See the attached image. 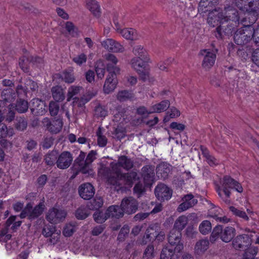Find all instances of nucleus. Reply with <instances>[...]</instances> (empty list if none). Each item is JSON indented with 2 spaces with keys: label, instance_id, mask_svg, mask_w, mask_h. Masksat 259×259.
Listing matches in <instances>:
<instances>
[{
  "label": "nucleus",
  "instance_id": "1",
  "mask_svg": "<svg viewBox=\"0 0 259 259\" xmlns=\"http://www.w3.org/2000/svg\"><path fill=\"white\" fill-rule=\"evenodd\" d=\"M225 13H220L216 9L209 12L207 18L208 23L212 27H214L218 25V22L222 24L218 26L216 30L217 34H215L217 37L221 38L222 32L225 34L229 35L231 34L233 31V27L231 25H227V28H225V26L223 25L224 21H228L229 20L235 22H239V17L238 16V12L232 8L228 7L225 9Z\"/></svg>",
  "mask_w": 259,
  "mask_h": 259
},
{
  "label": "nucleus",
  "instance_id": "2",
  "mask_svg": "<svg viewBox=\"0 0 259 259\" xmlns=\"http://www.w3.org/2000/svg\"><path fill=\"white\" fill-rule=\"evenodd\" d=\"M230 189H234L239 193H242L243 191L241 184L228 175L224 176L220 180V184H215V190L219 197L227 204L231 202L230 196L231 192Z\"/></svg>",
  "mask_w": 259,
  "mask_h": 259
},
{
  "label": "nucleus",
  "instance_id": "3",
  "mask_svg": "<svg viewBox=\"0 0 259 259\" xmlns=\"http://www.w3.org/2000/svg\"><path fill=\"white\" fill-rule=\"evenodd\" d=\"M99 172L107 178L110 184L115 186H120V181L122 180L125 185L132 187L134 183L139 179L137 173L133 171L112 176L110 168L104 166L100 168Z\"/></svg>",
  "mask_w": 259,
  "mask_h": 259
},
{
  "label": "nucleus",
  "instance_id": "4",
  "mask_svg": "<svg viewBox=\"0 0 259 259\" xmlns=\"http://www.w3.org/2000/svg\"><path fill=\"white\" fill-rule=\"evenodd\" d=\"M252 22L247 23V18H243L240 20L238 23H240L244 26L243 27L238 29L235 33L234 40L235 42L238 45H243L247 44L251 38L253 39V27L251 23Z\"/></svg>",
  "mask_w": 259,
  "mask_h": 259
},
{
  "label": "nucleus",
  "instance_id": "5",
  "mask_svg": "<svg viewBox=\"0 0 259 259\" xmlns=\"http://www.w3.org/2000/svg\"><path fill=\"white\" fill-rule=\"evenodd\" d=\"M235 228L227 226L223 228L221 225L216 226L213 229L209 239L211 243H214L219 238L222 241L228 243L230 242L235 236L236 232Z\"/></svg>",
  "mask_w": 259,
  "mask_h": 259
},
{
  "label": "nucleus",
  "instance_id": "6",
  "mask_svg": "<svg viewBox=\"0 0 259 259\" xmlns=\"http://www.w3.org/2000/svg\"><path fill=\"white\" fill-rule=\"evenodd\" d=\"M134 161L128 157L122 155L118 157L117 163H111V172L112 176L122 173L120 167L128 170L134 166Z\"/></svg>",
  "mask_w": 259,
  "mask_h": 259
},
{
  "label": "nucleus",
  "instance_id": "7",
  "mask_svg": "<svg viewBox=\"0 0 259 259\" xmlns=\"http://www.w3.org/2000/svg\"><path fill=\"white\" fill-rule=\"evenodd\" d=\"M119 68L108 67L109 74L104 85V91L106 94L113 92L116 87L117 80L116 75L119 72Z\"/></svg>",
  "mask_w": 259,
  "mask_h": 259
},
{
  "label": "nucleus",
  "instance_id": "8",
  "mask_svg": "<svg viewBox=\"0 0 259 259\" xmlns=\"http://www.w3.org/2000/svg\"><path fill=\"white\" fill-rule=\"evenodd\" d=\"M235 4L242 11L248 14H252L253 16L256 14V11L259 9V0H254L247 3L245 0H235Z\"/></svg>",
  "mask_w": 259,
  "mask_h": 259
},
{
  "label": "nucleus",
  "instance_id": "9",
  "mask_svg": "<svg viewBox=\"0 0 259 259\" xmlns=\"http://www.w3.org/2000/svg\"><path fill=\"white\" fill-rule=\"evenodd\" d=\"M182 234L179 230L172 229L168 236V241L171 246L176 245L175 251L180 252L184 248L183 244L181 242Z\"/></svg>",
  "mask_w": 259,
  "mask_h": 259
},
{
  "label": "nucleus",
  "instance_id": "10",
  "mask_svg": "<svg viewBox=\"0 0 259 259\" xmlns=\"http://www.w3.org/2000/svg\"><path fill=\"white\" fill-rule=\"evenodd\" d=\"M120 206L123 213L130 214L136 212L138 208V203L136 199L128 197L122 199Z\"/></svg>",
  "mask_w": 259,
  "mask_h": 259
},
{
  "label": "nucleus",
  "instance_id": "11",
  "mask_svg": "<svg viewBox=\"0 0 259 259\" xmlns=\"http://www.w3.org/2000/svg\"><path fill=\"white\" fill-rule=\"evenodd\" d=\"M154 191L157 198L161 201L169 199L172 195V190L162 183L158 184Z\"/></svg>",
  "mask_w": 259,
  "mask_h": 259
},
{
  "label": "nucleus",
  "instance_id": "12",
  "mask_svg": "<svg viewBox=\"0 0 259 259\" xmlns=\"http://www.w3.org/2000/svg\"><path fill=\"white\" fill-rule=\"evenodd\" d=\"M251 244V238L247 234H242L237 236L232 240V245L236 250L244 249Z\"/></svg>",
  "mask_w": 259,
  "mask_h": 259
},
{
  "label": "nucleus",
  "instance_id": "13",
  "mask_svg": "<svg viewBox=\"0 0 259 259\" xmlns=\"http://www.w3.org/2000/svg\"><path fill=\"white\" fill-rule=\"evenodd\" d=\"M72 161V154L68 151H64L58 156L56 164L59 168L64 169L70 166Z\"/></svg>",
  "mask_w": 259,
  "mask_h": 259
},
{
  "label": "nucleus",
  "instance_id": "14",
  "mask_svg": "<svg viewBox=\"0 0 259 259\" xmlns=\"http://www.w3.org/2000/svg\"><path fill=\"white\" fill-rule=\"evenodd\" d=\"M66 215V212L64 210L52 208L49 210L46 219L52 224L57 223L64 219Z\"/></svg>",
  "mask_w": 259,
  "mask_h": 259
},
{
  "label": "nucleus",
  "instance_id": "15",
  "mask_svg": "<svg viewBox=\"0 0 259 259\" xmlns=\"http://www.w3.org/2000/svg\"><path fill=\"white\" fill-rule=\"evenodd\" d=\"M200 54L204 57L202 66L205 69L210 68L214 64L216 59L215 54L209 50H202Z\"/></svg>",
  "mask_w": 259,
  "mask_h": 259
},
{
  "label": "nucleus",
  "instance_id": "16",
  "mask_svg": "<svg viewBox=\"0 0 259 259\" xmlns=\"http://www.w3.org/2000/svg\"><path fill=\"white\" fill-rule=\"evenodd\" d=\"M183 202L177 208L179 212H183L196 205L198 201L192 194L185 195L182 198Z\"/></svg>",
  "mask_w": 259,
  "mask_h": 259
},
{
  "label": "nucleus",
  "instance_id": "17",
  "mask_svg": "<svg viewBox=\"0 0 259 259\" xmlns=\"http://www.w3.org/2000/svg\"><path fill=\"white\" fill-rule=\"evenodd\" d=\"M101 44L103 47L110 52L122 53L125 50L124 48L121 45L111 38L106 39Z\"/></svg>",
  "mask_w": 259,
  "mask_h": 259
},
{
  "label": "nucleus",
  "instance_id": "18",
  "mask_svg": "<svg viewBox=\"0 0 259 259\" xmlns=\"http://www.w3.org/2000/svg\"><path fill=\"white\" fill-rule=\"evenodd\" d=\"M78 193L82 198L89 200L94 196L95 189L90 183H84L79 186Z\"/></svg>",
  "mask_w": 259,
  "mask_h": 259
},
{
  "label": "nucleus",
  "instance_id": "19",
  "mask_svg": "<svg viewBox=\"0 0 259 259\" xmlns=\"http://www.w3.org/2000/svg\"><path fill=\"white\" fill-rule=\"evenodd\" d=\"M85 156V153L80 151L79 155L74 161L75 165L78 167V170L83 174L88 173L90 169L89 165L86 162Z\"/></svg>",
  "mask_w": 259,
  "mask_h": 259
},
{
  "label": "nucleus",
  "instance_id": "20",
  "mask_svg": "<svg viewBox=\"0 0 259 259\" xmlns=\"http://www.w3.org/2000/svg\"><path fill=\"white\" fill-rule=\"evenodd\" d=\"M171 166L166 162H161L156 167V174L157 177L162 180L167 178L168 174L170 171Z\"/></svg>",
  "mask_w": 259,
  "mask_h": 259
},
{
  "label": "nucleus",
  "instance_id": "21",
  "mask_svg": "<svg viewBox=\"0 0 259 259\" xmlns=\"http://www.w3.org/2000/svg\"><path fill=\"white\" fill-rule=\"evenodd\" d=\"M116 31L126 39L134 40L138 39V36L135 29L130 28L120 29L117 25L115 26Z\"/></svg>",
  "mask_w": 259,
  "mask_h": 259
},
{
  "label": "nucleus",
  "instance_id": "22",
  "mask_svg": "<svg viewBox=\"0 0 259 259\" xmlns=\"http://www.w3.org/2000/svg\"><path fill=\"white\" fill-rule=\"evenodd\" d=\"M142 176L147 184H150L154 180L155 172L154 167L149 165L144 166L142 169Z\"/></svg>",
  "mask_w": 259,
  "mask_h": 259
},
{
  "label": "nucleus",
  "instance_id": "23",
  "mask_svg": "<svg viewBox=\"0 0 259 259\" xmlns=\"http://www.w3.org/2000/svg\"><path fill=\"white\" fill-rule=\"evenodd\" d=\"M106 212L108 218L110 217L119 219L123 216L124 213L121 206L111 205L107 209Z\"/></svg>",
  "mask_w": 259,
  "mask_h": 259
},
{
  "label": "nucleus",
  "instance_id": "24",
  "mask_svg": "<svg viewBox=\"0 0 259 259\" xmlns=\"http://www.w3.org/2000/svg\"><path fill=\"white\" fill-rule=\"evenodd\" d=\"M45 205L44 202H40L32 208V205L29 209V220H33L40 216L44 210Z\"/></svg>",
  "mask_w": 259,
  "mask_h": 259
},
{
  "label": "nucleus",
  "instance_id": "25",
  "mask_svg": "<svg viewBox=\"0 0 259 259\" xmlns=\"http://www.w3.org/2000/svg\"><path fill=\"white\" fill-rule=\"evenodd\" d=\"M149 59H145L134 57L131 60L132 67L137 71H140V69L146 67L147 63L149 62Z\"/></svg>",
  "mask_w": 259,
  "mask_h": 259
},
{
  "label": "nucleus",
  "instance_id": "26",
  "mask_svg": "<svg viewBox=\"0 0 259 259\" xmlns=\"http://www.w3.org/2000/svg\"><path fill=\"white\" fill-rule=\"evenodd\" d=\"M56 76L67 83H72L75 80L72 70H65L62 73L57 74Z\"/></svg>",
  "mask_w": 259,
  "mask_h": 259
},
{
  "label": "nucleus",
  "instance_id": "27",
  "mask_svg": "<svg viewBox=\"0 0 259 259\" xmlns=\"http://www.w3.org/2000/svg\"><path fill=\"white\" fill-rule=\"evenodd\" d=\"M87 8L94 16L99 17L101 15V9L98 3L95 0H87Z\"/></svg>",
  "mask_w": 259,
  "mask_h": 259
},
{
  "label": "nucleus",
  "instance_id": "28",
  "mask_svg": "<svg viewBox=\"0 0 259 259\" xmlns=\"http://www.w3.org/2000/svg\"><path fill=\"white\" fill-rule=\"evenodd\" d=\"M62 126L63 122L60 119L53 120L47 124L48 131L54 134H57L60 132L62 128Z\"/></svg>",
  "mask_w": 259,
  "mask_h": 259
},
{
  "label": "nucleus",
  "instance_id": "29",
  "mask_svg": "<svg viewBox=\"0 0 259 259\" xmlns=\"http://www.w3.org/2000/svg\"><path fill=\"white\" fill-rule=\"evenodd\" d=\"M32 112L35 111V113L38 114H43L45 112V108L44 102L38 98H35L32 100Z\"/></svg>",
  "mask_w": 259,
  "mask_h": 259
},
{
  "label": "nucleus",
  "instance_id": "30",
  "mask_svg": "<svg viewBox=\"0 0 259 259\" xmlns=\"http://www.w3.org/2000/svg\"><path fill=\"white\" fill-rule=\"evenodd\" d=\"M209 242L207 239H202L198 241L195 245V252L200 254L203 253L209 247Z\"/></svg>",
  "mask_w": 259,
  "mask_h": 259
},
{
  "label": "nucleus",
  "instance_id": "31",
  "mask_svg": "<svg viewBox=\"0 0 259 259\" xmlns=\"http://www.w3.org/2000/svg\"><path fill=\"white\" fill-rule=\"evenodd\" d=\"M200 149L202 152V154L206 158L207 162L209 165L212 166L216 165L219 163L218 160L210 154L209 152L206 147L203 146H200Z\"/></svg>",
  "mask_w": 259,
  "mask_h": 259
},
{
  "label": "nucleus",
  "instance_id": "32",
  "mask_svg": "<svg viewBox=\"0 0 259 259\" xmlns=\"http://www.w3.org/2000/svg\"><path fill=\"white\" fill-rule=\"evenodd\" d=\"M51 91L53 98L56 102L62 101L65 99L63 90L60 86L53 87Z\"/></svg>",
  "mask_w": 259,
  "mask_h": 259
},
{
  "label": "nucleus",
  "instance_id": "33",
  "mask_svg": "<svg viewBox=\"0 0 259 259\" xmlns=\"http://www.w3.org/2000/svg\"><path fill=\"white\" fill-rule=\"evenodd\" d=\"M188 218L185 215L179 217L176 220L173 229L179 230L181 232L186 227L188 224Z\"/></svg>",
  "mask_w": 259,
  "mask_h": 259
},
{
  "label": "nucleus",
  "instance_id": "34",
  "mask_svg": "<svg viewBox=\"0 0 259 259\" xmlns=\"http://www.w3.org/2000/svg\"><path fill=\"white\" fill-rule=\"evenodd\" d=\"M133 52L135 55V58H141V57L144 59H149L146 50L141 46H135L133 49Z\"/></svg>",
  "mask_w": 259,
  "mask_h": 259
},
{
  "label": "nucleus",
  "instance_id": "35",
  "mask_svg": "<svg viewBox=\"0 0 259 259\" xmlns=\"http://www.w3.org/2000/svg\"><path fill=\"white\" fill-rule=\"evenodd\" d=\"M58 151L57 150H53L48 153L45 157V161L47 165H53L56 163L58 157Z\"/></svg>",
  "mask_w": 259,
  "mask_h": 259
},
{
  "label": "nucleus",
  "instance_id": "36",
  "mask_svg": "<svg viewBox=\"0 0 259 259\" xmlns=\"http://www.w3.org/2000/svg\"><path fill=\"white\" fill-rule=\"evenodd\" d=\"M168 100H164L160 103L155 104L152 106V112H161L165 111L169 107Z\"/></svg>",
  "mask_w": 259,
  "mask_h": 259
},
{
  "label": "nucleus",
  "instance_id": "37",
  "mask_svg": "<svg viewBox=\"0 0 259 259\" xmlns=\"http://www.w3.org/2000/svg\"><path fill=\"white\" fill-rule=\"evenodd\" d=\"M82 90V88L80 86L72 85L68 88L67 93V101H70L72 99H76V98L74 97L77 95Z\"/></svg>",
  "mask_w": 259,
  "mask_h": 259
},
{
  "label": "nucleus",
  "instance_id": "38",
  "mask_svg": "<svg viewBox=\"0 0 259 259\" xmlns=\"http://www.w3.org/2000/svg\"><path fill=\"white\" fill-rule=\"evenodd\" d=\"M258 251V248L256 246H251L245 251L243 255L242 259H254V256Z\"/></svg>",
  "mask_w": 259,
  "mask_h": 259
},
{
  "label": "nucleus",
  "instance_id": "39",
  "mask_svg": "<svg viewBox=\"0 0 259 259\" xmlns=\"http://www.w3.org/2000/svg\"><path fill=\"white\" fill-rule=\"evenodd\" d=\"M14 135L13 128L8 127L6 124H2L0 127V138H5L7 137H12Z\"/></svg>",
  "mask_w": 259,
  "mask_h": 259
},
{
  "label": "nucleus",
  "instance_id": "40",
  "mask_svg": "<svg viewBox=\"0 0 259 259\" xmlns=\"http://www.w3.org/2000/svg\"><path fill=\"white\" fill-rule=\"evenodd\" d=\"M28 109V104L27 101L23 99H19L17 100L15 109L20 113L26 112Z\"/></svg>",
  "mask_w": 259,
  "mask_h": 259
},
{
  "label": "nucleus",
  "instance_id": "41",
  "mask_svg": "<svg viewBox=\"0 0 259 259\" xmlns=\"http://www.w3.org/2000/svg\"><path fill=\"white\" fill-rule=\"evenodd\" d=\"M104 58L108 62L107 64V69L108 71V67H113V68H119L117 66L116 64L118 62V59L116 56L111 53H107L104 55Z\"/></svg>",
  "mask_w": 259,
  "mask_h": 259
},
{
  "label": "nucleus",
  "instance_id": "42",
  "mask_svg": "<svg viewBox=\"0 0 259 259\" xmlns=\"http://www.w3.org/2000/svg\"><path fill=\"white\" fill-rule=\"evenodd\" d=\"M175 252H177L175 251V248H174L172 246L164 247L160 254V259H171Z\"/></svg>",
  "mask_w": 259,
  "mask_h": 259
},
{
  "label": "nucleus",
  "instance_id": "43",
  "mask_svg": "<svg viewBox=\"0 0 259 259\" xmlns=\"http://www.w3.org/2000/svg\"><path fill=\"white\" fill-rule=\"evenodd\" d=\"M93 217L95 221L99 224L104 223L108 219L106 211L104 213L103 211L98 210L94 213Z\"/></svg>",
  "mask_w": 259,
  "mask_h": 259
},
{
  "label": "nucleus",
  "instance_id": "44",
  "mask_svg": "<svg viewBox=\"0 0 259 259\" xmlns=\"http://www.w3.org/2000/svg\"><path fill=\"white\" fill-rule=\"evenodd\" d=\"M90 214L89 210L84 206H80L75 211V217L78 220L87 218Z\"/></svg>",
  "mask_w": 259,
  "mask_h": 259
},
{
  "label": "nucleus",
  "instance_id": "45",
  "mask_svg": "<svg viewBox=\"0 0 259 259\" xmlns=\"http://www.w3.org/2000/svg\"><path fill=\"white\" fill-rule=\"evenodd\" d=\"M24 55L19 59V64L21 69L25 72L29 71V63L30 61V57Z\"/></svg>",
  "mask_w": 259,
  "mask_h": 259
},
{
  "label": "nucleus",
  "instance_id": "46",
  "mask_svg": "<svg viewBox=\"0 0 259 259\" xmlns=\"http://www.w3.org/2000/svg\"><path fill=\"white\" fill-rule=\"evenodd\" d=\"M200 232L203 235L208 234L211 230V223L207 220L202 221L199 225Z\"/></svg>",
  "mask_w": 259,
  "mask_h": 259
},
{
  "label": "nucleus",
  "instance_id": "47",
  "mask_svg": "<svg viewBox=\"0 0 259 259\" xmlns=\"http://www.w3.org/2000/svg\"><path fill=\"white\" fill-rule=\"evenodd\" d=\"M15 97V94L14 93L12 94L11 89L4 90L2 92V99L9 103L13 101Z\"/></svg>",
  "mask_w": 259,
  "mask_h": 259
},
{
  "label": "nucleus",
  "instance_id": "48",
  "mask_svg": "<svg viewBox=\"0 0 259 259\" xmlns=\"http://www.w3.org/2000/svg\"><path fill=\"white\" fill-rule=\"evenodd\" d=\"M15 125V128L18 131H23L27 127V121L24 117H20L16 119Z\"/></svg>",
  "mask_w": 259,
  "mask_h": 259
},
{
  "label": "nucleus",
  "instance_id": "49",
  "mask_svg": "<svg viewBox=\"0 0 259 259\" xmlns=\"http://www.w3.org/2000/svg\"><path fill=\"white\" fill-rule=\"evenodd\" d=\"M229 209L235 215L242 218L245 221H248L249 220V218L245 211L240 210L233 206H230Z\"/></svg>",
  "mask_w": 259,
  "mask_h": 259
},
{
  "label": "nucleus",
  "instance_id": "50",
  "mask_svg": "<svg viewBox=\"0 0 259 259\" xmlns=\"http://www.w3.org/2000/svg\"><path fill=\"white\" fill-rule=\"evenodd\" d=\"M103 204V199L101 197H96L95 198L90 202L89 207L90 209H97L101 207Z\"/></svg>",
  "mask_w": 259,
  "mask_h": 259
},
{
  "label": "nucleus",
  "instance_id": "51",
  "mask_svg": "<svg viewBox=\"0 0 259 259\" xmlns=\"http://www.w3.org/2000/svg\"><path fill=\"white\" fill-rule=\"evenodd\" d=\"M65 28L72 36L75 37L78 35V29L74 25L72 22L70 21L66 22Z\"/></svg>",
  "mask_w": 259,
  "mask_h": 259
},
{
  "label": "nucleus",
  "instance_id": "52",
  "mask_svg": "<svg viewBox=\"0 0 259 259\" xmlns=\"http://www.w3.org/2000/svg\"><path fill=\"white\" fill-rule=\"evenodd\" d=\"M95 71L98 78H103L105 73V67L101 61L98 62L95 65Z\"/></svg>",
  "mask_w": 259,
  "mask_h": 259
},
{
  "label": "nucleus",
  "instance_id": "53",
  "mask_svg": "<svg viewBox=\"0 0 259 259\" xmlns=\"http://www.w3.org/2000/svg\"><path fill=\"white\" fill-rule=\"evenodd\" d=\"M130 232V228L127 225H124L121 229L117 237V240L120 242L123 241L128 236Z\"/></svg>",
  "mask_w": 259,
  "mask_h": 259
},
{
  "label": "nucleus",
  "instance_id": "54",
  "mask_svg": "<svg viewBox=\"0 0 259 259\" xmlns=\"http://www.w3.org/2000/svg\"><path fill=\"white\" fill-rule=\"evenodd\" d=\"M156 226L149 227L146 230V234L147 238H149L150 240L154 239L156 237H158V231L156 230Z\"/></svg>",
  "mask_w": 259,
  "mask_h": 259
},
{
  "label": "nucleus",
  "instance_id": "55",
  "mask_svg": "<svg viewBox=\"0 0 259 259\" xmlns=\"http://www.w3.org/2000/svg\"><path fill=\"white\" fill-rule=\"evenodd\" d=\"M180 115V112L176 108H172L170 109V112H167L166 115L163 119V121L166 122L169 121L170 118H173L178 117Z\"/></svg>",
  "mask_w": 259,
  "mask_h": 259
},
{
  "label": "nucleus",
  "instance_id": "56",
  "mask_svg": "<svg viewBox=\"0 0 259 259\" xmlns=\"http://www.w3.org/2000/svg\"><path fill=\"white\" fill-rule=\"evenodd\" d=\"M55 231L56 229L55 226L53 225L48 224L45 225L42 231V234L45 237H49Z\"/></svg>",
  "mask_w": 259,
  "mask_h": 259
},
{
  "label": "nucleus",
  "instance_id": "57",
  "mask_svg": "<svg viewBox=\"0 0 259 259\" xmlns=\"http://www.w3.org/2000/svg\"><path fill=\"white\" fill-rule=\"evenodd\" d=\"M98 137L97 142L99 146L105 147L107 143V139L105 136L102 135L100 128H99L96 133Z\"/></svg>",
  "mask_w": 259,
  "mask_h": 259
},
{
  "label": "nucleus",
  "instance_id": "58",
  "mask_svg": "<svg viewBox=\"0 0 259 259\" xmlns=\"http://www.w3.org/2000/svg\"><path fill=\"white\" fill-rule=\"evenodd\" d=\"M76 230V227L74 225L69 224H67L65 228L63 233L66 237L71 236Z\"/></svg>",
  "mask_w": 259,
  "mask_h": 259
},
{
  "label": "nucleus",
  "instance_id": "59",
  "mask_svg": "<svg viewBox=\"0 0 259 259\" xmlns=\"http://www.w3.org/2000/svg\"><path fill=\"white\" fill-rule=\"evenodd\" d=\"M59 105L58 103L51 101L49 104V111L52 116H56L57 115L59 110Z\"/></svg>",
  "mask_w": 259,
  "mask_h": 259
},
{
  "label": "nucleus",
  "instance_id": "60",
  "mask_svg": "<svg viewBox=\"0 0 259 259\" xmlns=\"http://www.w3.org/2000/svg\"><path fill=\"white\" fill-rule=\"evenodd\" d=\"M87 59V56L83 53H81L73 57L72 60L78 65H81L86 62Z\"/></svg>",
  "mask_w": 259,
  "mask_h": 259
},
{
  "label": "nucleus",
  "instance_id": "61",
  "mask_svg": "<svg viewBox=\"0 0 259 259\" xmlns=\"http://www.w3.org/2000/svg\"><path fill=\"white\" fill-rule=\"evenodd\" d=\"M131 97V94L127 91H121L119 92L117 95V99L120 102L124 101Z\"/></svg>",
  "mask_w": 259,
  "mask_h": 259
},
{
  "label": "nucleus",
  "instance_id": "62",
  "mask_svg": "<svg viewBox=\"0 0 259 259\" xmlns=\"http://www.w3.org/2000/svg\"><path fill=\"white\" fill-rule=\"evenodd\" d=\"M154 246L152 245H149L144 252L143 257L145 259H150L154 256Z\"/></svg>",
  "mask_w": 259,
  "mask_h": 259
},
{
  "label": "nucleus",
  "instance_id": "63",
  "mask_svg": "<svg viewBox=\"0 0 259 259\" xmlns=\"http://www.w3.org/2000/svg\"><path fill=\"white\" fill-rule=\"evenodd\" d=\"M105 226L101 225L94 227L91 231L93 236H98L101 234L105 230Z\"/></svg>",
  "mask_w": 259,
  "mask_h": 259
},
{
  "label": "nucleus",
  "instance_id": "64",
  "mask_svg": "<svg viewBox=\"0 0 259 259\" xmlns=\"http://www.w3.org/2000/svg\"><path fill=\"white\" fill-rule=\"evenodd\" d=\"M25 84L27 90L30 89L31 91L33 92L38 90V87L37 83L31 79L27 80Z\"/></svg>",
  "mask_w": 259,
  "mask_h": 259
}]
</instances>
